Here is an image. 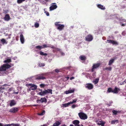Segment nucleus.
Instances as JSON below:
<instances>
[{
    "mask_svg": "<svg viewBox=\"0 0 126 126\" xmlns=\"http://www.w3.org/2000/svg\"><path fill=\"white\" fill-rule=\"evenodd\" d=\"M13 124V123L11 124H5L3 126H11Z\"/></svg>",
    "mask_w": 126,
    "mask_h": 126,
    "instance_id": "nucleus-46",
    "label": "nucleus"
},
{
    "mask_svg": "<svg viewBox=\"0 0 126 126\" xmlns=\"http://www.w3.org/2000/svg\"><path fill=\"white\" fill-rule=\"evenodd\" d=\"M1 42L3 43V44H4L5 43L7 44V42H6V41L4 39H2L1 40Z\"/></svg>",
    "mask_w": 126,
    "mask_h": 126,
    "instance_id": "nucleus-35",
    "label": "nucleus"
},
{
    "mask_svg": "<svg viewBox=\"0 0 126 126\" xmlns=\"http://www.w3.org/2000/svg\"><path fill=\"white\" fill-rule=\"evenodd\" d=\"M57 111H58L57 114H59V111H58V110H57Z\"/></svg>",
    "mask_w": 126,
    "mask_h": 126,
    "instance_id": "nucleus-62",
    "label": "nucleus"
},
{
    "mask_svg": "<svg viewBox=\"0 0 126 126\" xmlns=\"http://www.w3.org/2000/svg\"><path fill=\"white\" fill-rule=\"evenodd\" d=\"M52 46L50 44H48V45H46L45 44H44L43 46H40L41 49L42 48H44L47 47H51V48H54V47Z\"/></svg>",
    "mask_w": 126,
    "mask_h": 126,
    "instance_id": "nucleus-12",
    "label": "nucleus"
},
{
    "mask_svg": "<svg viewBox=\"0 0 126 126\" xmlns=\"http://www.w3.org/2000/svg\"><path fill=\"white\" fill-rule=\"evenodd\" d=\"M45 111L44 110H43L41 112L38 113V115L40 116L43 115L45 114Z\"/></svg>",
    "mask_w": 126,
    "mask_h": 126,
    "instance_id": "nucleus-31",
    "label": "nucleus"
},
{
    "mask_svg": "<svg viewBox=\"0 0 126 126\" xmlns=\"http://www.w3.org/2000/svg\"><path fill=\"white\" fill-rule=\"evenodd\" d=\"M74 79V77H72L70 78V80H72V79Z\"/></svg>",
    "mask_w": 126,
    "mask_h": 126,
    "instance_id": "nucleus-55",
    "label": "nucleus"
},
{
    "mask_svg": "<svg viewBox=\"0 0 126 126\" xmlns=\"http://www.w3.org/2000/svg\"><path fill=\"white\" fill-rule=\"evenodd\" d=\"M97 7L99 8L102 10H105V7L103 5H102L100 4H98L97 5Z\"/></svg>",
    "mask_w": 126,
    "mask_h": 126,
    "instance_id": "nucleus-22",
    "label": "nucleus"
},
{
    "mask_svg": "<svg viewBox=\"0 0 126 126\" xmlns=\"http://www.w3.org/2000/svg\"><path fill=\"white\" fill-rule=\"evenodd\" d=\"M11 66L8 64H4L0 67V76L4 75L6 73L5 72L6 69L11 67Z\"/></svg>",
    "mask_w": 126,
    "mask_h": 126,
    "instance_id": "nucleus-1",
    "label": "nucleus"
},
{
    "mask_svg": "<svg viewBox=\"0 0 126 126\" xmlns=\"http://www.w3.org/2000/svg\"><path fill=\"white\" fill-rule=\"evenodd\" d=\"M96 77V72H94V73L92 75V77L93 78H94Z\"/></svg>",
    "mask_w": 126,
    "mask_h": 126,
    "instance_id": "nucleus-42",
    "label": "nucleus"
},
{
    "mask_svg": "<svg viewBox=\"0 0 126 126\" xmlns=\"http://www.w3.org/2000/svg\"><path fill=\"white\" fill-rule=\"evenodd\" d=\"M99 80V78H97L95 79L93 81V82L94 84H96L98 82Z\"/></svg>",
    "mask_w": 126,
    "mask_h": 126,
    "instance_id": "nucleus-28",
    "label": "nucleus"
},
{
    "mask_svg": "<svg viewBox=\"0 0 126 126\" xmlns=\"http://www.w3.org/2000/svg\"><path fill=\"white\" fill-rule=\"evenodd\" d=\"M78 114L80 118L82 120H85L87 118V115L83 112H79Z\"/></svg>",
    "mask_w": 126,
    "mask_h": 126,
    "instance_id": "nucleus-5",
    "label": "nucleus"
},
{
    "mask_svg": "<svg viewBox=\"0 0 126 126\" xmlns=\"http://www.w3.org/2000/svg\"><path fill=\"white\" fill-rule=\"evenodd\" d=\"M119 122L118 120H115L112 121L111 122V124H117Z\"/></svg>",
    "mask_w": 126,
    "mask_h": 126,
    "instance_id": "nucleus-26",
    "label": "nucleus"
},
{
    "mask_svg": "<svg viewBox=\"0 0 126 126\" xmlns=\"http://www.w3.org/2000/svg\"><path fill=\"white\" fill-rule=\"evenodd\" d=\"M40 90L41 92L39 93L38 94L41 96L44 95L48 93L52 94V90L51 89H47V90L43 91L42 89H41Z\"/></svg>",
    "mask_w": 126,
    "mask_h": 126,
    "instance_id": "nucleus-2",
    "label": "nucleus"
},
{
    "mask_svg": "<svg viewBox=\"0 0 126 126\" xmlns=\"http://www.w3.org/2000/svg\"><path fill=\"white\" fill-rule=\"evenodd\" d=\"M15 94H17L18 93V92H15Z\"/></svg>",
    "mask_w": 126,
    "mask_h": 126,
    "instance_id": "nucleus-60",
    "label": "nucleus"
},
{
    "mask_svg": "<svg viewBox=\"0 0 126 126\" xmlns=\"http://www.w3.org/2000/svg\"><path fill=\"white\" fill-rule=\"evenodd\" d=\"M115 58H112L110 59L109 61L108 65H110L114 62L115 60Z\"/></svg>",
    "mask_w": 126,
    "mask_h": 126,
    "instance_id": "nucleus-21",
    "label": "nucleus"
},
{
    "mask_svg": "<svg viewBox=\"0 0 126 126\" xmlns=\"http://www.w3.org/2000/svg\"><path fill=\"white\" fill-rule=\"evenodd\" d=\"M100 64V63H94L91 69L92 72H93L95 69H97L99 67Z\"/></svg>",
    "mask_w": 126,
    "mask_h": 126,
    "instance_id": "nucleus-6",
    "label": "nucleus"
},
{
    "mask_svg": "<svg viewBox=\"0 0 126 126\" xmlns=\"http://www.w3.org/2000/svg\"><path fill=\"white\" fill-rule=\"evenodd\" d=\"M44 53L42 51H41L40 52V54L41 55H43Z\"/></svg>",
    "mask_w": 126,
    "mask_h": 126,
    "instance_id": "nucleus-52",
    "label": "nucleus"
},
{
    "mask_svg": "<svg viewBox=\"0 0 126 126\" xmlns=\"http://www.w3.org/2000/svg\"><path fill=\"white\" fill-rule=\"evenodd\" d=\"M47 54L46 53H44V54L43 55L44 56H47Z\"/></svg>",
    "mask_w": 126,
    "mask_h": 126,
    "instance_id": "nucleus-58",
    "label": "nucleus"
},
{
    "mask_svg": "<svg viewBox=\"0 0 126 126\" xmlns=\"http://www.w3.org/2000/svg\"><path fill=\"white\" fill-rule=\"evenodd\" d=\"M11 62V59H8L4 61V63H9Z\"/></svg>",
    "mask_w": 126,
    "mask_h": 126,
    "instance_id": "nucleus-32",
    "label": "nucleus"
},
{
    "mask_svg": "<svg viewBox=\"0 0 126 126\" xmlns=\"http://www.w3.org/2000/svg\"><path fill=\"white\" fill-rule=\"evenodd\" d=\"M85 87L86 88L90 90L93 88V85L91 83H88L85 84Z\"/></svg>",
    "mask_w": 126,
    "mask_h": 126,
    "instance_id": "nucleus-10",
    "label": "nucleus"
},
{
    "mask_svg": "<svg viewBox=\"0 0 126 126\" xmlns=\"http://www.w3.org/2000/svg\"><path fill=\"white\" fill-rule=\"evenodd\" d=\"M61 72V69H56V72L58 73Z\"/></svg>",
    "mask_w": 126,
    "mask_h": 126,
    "instance_id": "nucleus-41",
    "label": "nucleus"
},
{
    "mask_svg": "<svg viewBox=\"0 0 126 126\" xmlns=\"http://www.w3.org/2000/svg\"><path fill=\"white\" fill-rule=\"evenodd\" d=\"M40 86L41 88H43L45 86V85L44 84H42L40 85Z\"/></svg>",
    "mask_w": 126,
    "mask_h": 126,
    "instance_id": "nucleus-43",
    "label": "nucleus"
},
{
    "mask_svg": "<svg viewBox=\"0 0 126 126\" xmlns=\"http://www.w3.org/2000/svg\"><path fill=\"white\" fill-rule=\"evenodd\" d=\"M79 121L77 120H76L74 121L72 123L75 125V126H80V125L79 124Z\"/></svg>",
    "mask_w": 126,
    "mask_h": 126,
    "instance_id": "nucleus-15",
    "label": "nucleus"
},
{
    "mask_svg": "<svg viewBox=\"0 0 126 126\" xmlns=\"http://www.w3.org/2000/svg\"><path fill=\"white\" fill-rule=\"evenodd\" d=\"M70 126H74L72 124H71V125H70Z\"/></svg>",
    "mask_w": 126,
    "mask_h": 126,
    "instance_id": "nucleus-64",
    "label": "nucleus"
},
{
    "mask_svg": "<svg viewBox=\"0 0 126 126\" xmlns=\"http://www.w3.org/2000/svg\"><path fill=\"white\" fill-rule=\"evenodd\" d=\"M70 104H71L69 102L67 103L63 104V107H66L68 106Z\"/></svg>",
    "mask_w": 126,
    "mask_h": 126,
    "instance_id": "nucleus-29",
    "label": "nucleus"
},
{
    "mask_svg": "<svg viewBox=\"0 0 126 126\" xmlns=\"http://www.w3.org/2000/svg\"><path fill=\"white\" fill-rule=\"evenodd\" d=\"M4 20L6 21H8L10 19V16L9 14H6L4 18Z\"/></svg>",
    "mask_w": 126,
    "mask_h": 126,
    "instance_id": "nucleus-16",
    "label": "nucleus"
},
{
    "mask_svg": "<svg viewBox=\"0 0 126 126\" xmlns=\"http://www.w3.org/2000/svg\"><path fill=\"white\" fill-rule=\"evenodd\" d=\"M34 26L36 28H38L39 26V24L37 22H36L34 24Z\"/></svg>",
    "mask_w": 126,
    "mask_h": 126,
    "instance_id": "nucleus-37",
    "label": "nucleus"
},
{
    "mask_svg": "<svg viewBox=\"0 0 126 126\" xmlns=\"http://www.w3.org/2000/svg\"><path fill=\"white\" fill-rule=\"evenodd\" d=\"M12 125H13V126H19V125L18 124H14L13 123V124Z\"/></svg>",
    "mask_w": 126,
    "mask_h": 126,
    "instance_id": "nucleus-51",
    "label": "nucleus"
},
{
    "mask_svg": "<svg viewBox=\"0 0 126 126\" xmlns=\"http://www.w3.org/2000/svg\"><path fill=\"white\" fill-rule=\"evenodd\" d=\"M65 78L66 79V80H68L69 79V77H65Z\"/></svg>",
    "mask_w": 126,
    "mask_h": 126,
    "instance_id": "nucleus-56",
    "label": "nucleus"
},
{
    "mask_svg": "<svg viewBox=\"0 0 126 126\" xmlns=\"http://www.w3.org/2000/svg\"><path fill=\"white\" fill-rule=\"evenodd\" d=\"M77 106L75 105H72V108H75V107H76Z\"/></svg>",
    "mask_w": 126,
    "mask_h": 126,
    "instance_id": "nucleus-49",
    "label": "nucleus"
},
{
    "mask_svg": "<svg viewBox=\"0 0 126 126\" xmlns=\"http://www.w3.org/2000/svg\"><path fill=\"white\" fill-rule=\"evenodd\" d=\"M112 40H107V41L108 43H111Z\"/></svg>",
    "mask_w": 126,
    "mask_h": 126,
    "instance_id": "nucleus-48",
    "label": "nucleus"
},
{
    "mask_svg": "<svg viewBox=\"0 0 126 126\" xmlns=\"http://www.w3.org/2000/svg\"><path fill=\"white\" fill-rule=\"evenodd\" d=\"M20 40L21 43L22 44H23L24 42V36L22 34H20Z\"/></svg>",
    "mask_w": 126,
    "mask_h": 126,
    "instance_id": "nucleus-17",
    "label": "nucleus"
},
{
    "mask_svg": "<svg viewBox=\"0 0 126 126\" xmlns=\"http://www.w3.org/2000/svg\"><path fill=\"white\" fill-rule=\"evenodd\" d=\"M37 49H39L40 50L41 49L40 47V46H38L35 47Z\"/></svg>",
    "mask_w": 126,
    "mask_h": 126,
    "instance_id": "nucleus-44",
    "label": "nucleus"
},
{
    "mask_svg": "<svg viewBox=\"0 0 126 126\" xmlns=\"http://www.w3.org/2000/svg\"><path fill=\"white\" fill-rule=\"evenodd\" d=\"M75 91V89H72L71 90H69L68 91H66L65 92V93L67 94H68L73 93Z\"/></svg>",
    "mask_w": 126,
    "mask_h": 126,
    "instance_id": "nucleus-18",
    "label": "nucleus"
},
{
    "mask_svg": "<svg viewBox=\"0 0 126 126\" xmlns=\"http://www.w3.org/2000/svg\"><path fill=\"white\" fill-rule=\"evenodd\" d=\"M120 89L119 88H117L116 87H115V88L114 90H113L112 92L115 93H117L119 91H120Z\"/></svg>",
    "mask_w": 126,
    "mask_h": 126,
    "instance_id": "nucleus-19",
    "label": "nucleus"
},
{
    "mask_svg": "<svg viewBox=\"0 0 126 126\" xmlns=\"http://www.w3.org/2000/svg\"><path fill=\"white\" fill-rule=\"evenodd\" d=\"M100 121L99 120V119H98L97 120H96V122L97 123L99 121Z\"/></svg>",
    "mask_w": 126,
    "mask_h": 126,
    "instance_id": "nucleus-59",
    "label": "nucleus"
},
{
    "mask_svg": "<svg viewBox=\"0 0 126 126\" xmlns=\"http://www.w3.org/2000/svg\"><path fill=\"white\" fill-rule=\"evenodd\" d=\"M25 0H17V2L18 4L21 3L23 1H24Z\"/></svg>",
    "mask_w": 126,
    "mask_h": 126,
    "instance_id": "nucleus-38",
    "label": "nucleus"
},
{
    "mask_svg": "<svg viewBox=\"0 0 126 126\" xmlns=\"http://www.w3.org/2000/svg\"><path fill=\"white\" fill-rule=\"evenodd\" d=\"M61 121L60 120L56 121V126H58L61 124Z\"/></svg>",
    "mask_w": 126,
    "mask_h": 126,
    "instance_id": "nucleus-25",
    "label": "nucleus"
},
{
    "mask_svg": "<svg viewBox=\"0 0 126 126\" xmlns=\"http://www.w3.org/2000/svg\"><path fill=\"white\" fill-rule=\"evenodd\" d=\"M5 89V88L4 87L0 86V93H3L4 92V90Z\"/></svg>",
    "mask_w": 126,
    "mask_h": 126,
    "instance_id": "nucleus-27",
    "label": "nucleus"
},
{
    "mask_svg": "<svg viewBox=\"0 0 126 126\" xmlns=\"http://www.w3.org/2000/svg\"><path fill=\"white\" fill-rule=\"evenodd\" d=\"M41 102V99L40 100L38 99L37 100V102L38 103H40Z\"/></svg>",
    "mask_w": 126,
    "mask_h": 126,
    "instance_id": "nucleus-50",
    "label": "nucleus"
},
{
    "mask_svg": "<svg viewBox=\"0 0 126 126\" xmlns=\"http://www.w3.org/2000/svg\"><path fill=\"white\" fill-rule=\"evenodd\" d=\"M45 65V64L43 63H40L39 64V66L40 67L44 66Z\"/></svg>",
    "mask_w": 126,
    "mask_h": 126,
    "instance_id": "nucleus-45",
    "label": "nucleus"
},
{
    "mask_svg": "<svg viewBox=\"0 0 126 126\" xmlns=\"http://www.w3.org/2000/svg\"><path fill=\"white\" fill-rule=\"evenodd\" d=\"M110 16L111 17H112V18H114L115 19H117L119 21H123V22H125V23H122L121 24V25L122 26H125L126 25V20H121L119 18H118L117 16H116L115 15H110ZM112 18L111 17L109 19H111Z\"/></svg>",
    "mask_w": 126,
    "mask_h": 126,
    "instance_id": "nucleus-4",
    "label": "nucleus"
},
{
    "mask_svg": "<svg viewBox=\"0 0 126 126\" xmlns=\"http://www.w3.org/2000/svg\"><path fill=\"white\" fill-rule=\"evenodd\" d=\"M8 85L6 84H5L2 86H2V87H4V86H7Z\"/></svg>",
    "mask_w": 126,
    "mask_h": 126,
    "instance_id": "nucleus-53",
    "label": "nucleus"
},
{
    "mask_svg": "<svg viewBox=\"0 0 126 126\" xmlns=\"http://www.w3.org/2000/svg\"><path fill=\"white\" fill-rule=\"evenodd\" d=\"M45 13L46 14L47 16H49V14L48 12L47 11H45Z\"/></svg>",
    "mask_w": 126,
    "mask_h": 126,
    "instance_id": "nucleus-47",
    "label": "nucleus"
},
{
    "mask_svg": "<svg viewBox=\"0 0 126 126\" xmlns=\"http://www.w3.org/2000/svg\"><path fill=\"white\" fill-rule=\"evenodd\" d=\"M0 126H3V125H2V124L1 123H0Z\"/></svg>",
    "mask_w": 126,
    "mask_h": 126,
    "instance_id": "nucleus-61",
    "label": "nucleus"
},
{
    "mask_svg": "<svg viewBox=\"0 0 126 126\" xmlns=\"http://www.w3.org/2000/svg\"><path fill=\"white\" fill-rule=\"evenodd\" d=\"M9 11L8 10H6L4 11V12L6 13L8 12Z\"/></svg>",
    "mask_w": 126,
    "mask_h": 126,
    "instance_id": "nucleus-57",
    "label": "nucleus"
},
{
    "mask_svg": "<svg viewBox=\"0 0 126 126\" xmlns=\"http://www.w3.org/2000/svg\"><path fill=\"white\" fill-rule=\"evenodd\" d=\"M112 69V67L110 66L109 67H106L105 69V70H107L110 71H111Z\"/></svg>",
    "mask_w": 126,
    "mask_h": 126,
    "instance_id": "nucleus-34",
    "label": "nucleus"
},
{
    "mask_svg": "<svg viewBox=\"0 0 126 126\" xmlns=\"http://www.w3.org/2000/svg\"><path fill=\"white\" fill-rule=\"evenodd\" d=\"M93 39V36L91 35H88L86 37V41H92Z\"/></svg>",
    "mask_w": 126,
    "mask_h": 126,
    "instance_id": "nucleus-11",
    "label": "nucleus"
},
{
    "mask_svg": "<svg viewBox=\"0 0 126 126\" xmlns=\"http://www.w3.org/2000/svg\"><path fill=\"white\" fill-rule=\"evenodd\" d=\"M113 90L111 88H109L108 89V93H110V92H112Z\"/></svg>",
    "mask_w": 126,
    "mask_h": 126,
    "instance_id": "nucleus-39",
    "label": "nucleus"
},
{
    "mask_svg": "<svg viewBox=\"0 0 126 126\" xmlns=\"http://www.w3.org/2000/svg\"><path fill=\"white\" fill-rule=\"evenodd\" d=\"M37 106V105H33V106Z\"/></svg>",
    "mask_w": 126,
    "mask_h": 126,
    "instance_id": "nucleus-63",
    "label": "nucleus"
},
{
    "mask_svg": "<svg viewBox=\"0 0 126 126\" xmlns=\"http://www.w3.org/2000/svg\"><path fill=\"white\" fill-rule=\"evenodd\" d=\"M77 100L76 99H74L72 101H70V103L71 104H72L73 103L75 102Z\"/></svg>",
    "mask_w": 126,
    "mask_h": 126,
    "instance_id": "nucleus-40",
    "label": "nucleus"
},
{
    "mask_svg": "<svg viewBox=\"0 0 126 126\" xmlns=\"http://www.w3.org/2000/svg\"><path fill=\"white\" fill-rule=\"evenodd\" d=\"M48 73H43L38 75L36 76L35 79L39 80L40 79H46L45 77L47 75Z\"/></svg>",
    "mask_w": 126,
    "mask_h": 126,
    "instance_id": "nucleus-3",
    "label": "nucleus"
},
{
    "mask_svg": "<svg viewBox=\"0 0 126 126\" xmlns=\"http://www.w3.org/2000/svg\"><path fill=\"white\" fill-rule=\"evenodd\" d=\"M118 111L115 110H113L112 111V112L113 113V114L114 115H116L118 112Z\"/></svg>",
    "mask_w": 126,
    "mask_h": 126,
    "instance_id": "nucleus-36",
    "label": "nucleus"
},
{
    "mask_svg": "<svg viewBox=\"0 0 126 126\" xmlns=\"http://www.w3.org/2000/svg\"><path fill=\"white\" fill-rule=\"evenodd\" d=\"M18 108L17 107H13L10 109L9 112L11 113H15L17 112L19 110Z\"/></svg>",
    "mask_w": 126,
    "mask_h": 126,
    "instance_id": "nucleus-9",
    "label": "nucleus"
},
{
    "mask_svg": "<svg viewBox=\"0 0 126 126\" xmlns=\"http://www.w3.org/2000/svg\"><path fill=\"white\" fill-rule=\"evenodd\" d=\"M56 52H57V53H60L62 56H64V54L62 52L61 49L59 48L56 47Z\"/></svg>",
    "mask_w": 126,
    "mask_h": 126,
    "instance_id": "nucleus-14",
    "label": "nucleus"
},
{
    "mask_svg": "<svg viewBox=\"0 0 126 126\" xmlns=\"http://www.w3.org/2000/svg\"><path fill=\"white\" fill-rule=\"evenodd\" d=\"M105 122L101 120L99 121L97 123V124L99 126L101 125V126H104Z\"/></svg>",
    "mask_w": 126,
    "mask_h": 126,
    "instance_id": "nucleus-20",
    "label": "nucleus"
},
{
    "mask_svg": "<svg viewBox=\"0 0 126 126\" xmlns=\"http://www.w3.org/2000/svg\"><path fill=\"white\" fill-rule=\"evenodd\" d=\"M55 9V3H53V4L51 5L49 7L50 10L51 11Z\"/></svg>",
    "mask_w": 126,
    "mask_h": 126,
    "instance_id": "nucleus-23",
    "label": "nucleus"
},
{
    "mask_svg": "<svg viewBox=\"0 0 126 126\" xmlns=\"http://www.w3.org/2000/svg\"><path fill=\"white\" fill-rule=\"evenodd\" d=\"M26 86L28 87L30 86L29 89L28 90L29 91H30L31 90H34L36 89L37 88V86L32 83L27 84Z\"/></svg>",
    "mask_w": 126,
    "mask_h": 126,
    "instance_id": "nucleus-7",
    "label": "nucleus"
},
{
    "mask_svg": "<svg viewBox=\"0 0 126 126\" xmlns=\"http://www.w3.org/2000/svg\"><path fill=\"white\" fill-rule=\"evenodd\" d=\"M111 43L114 45H118V43L117 41L112 40Z\"/></svg>",
    "mask_w": 126,
    "mask_h": 126,
    "instance_id": "nucleus-33",
    "label": "nucleus"
},
{
    "mask_svg": "<svg viewBox=\"0 0 126 126\" xmlns=\"http://www.w3.org/2000/svg\"><path fill=\"white\" fill-rule=\"evenodd\" d=\"M41 103L43 102L46 103L47 102V99L45 97L41 98Z\"/></svg>",
    "mask_w": 126,
    "mask_h": 126,
    "instance_id": "nucleus-24",
    "label": "nucleus"
},
{
    "mask_svg": "<svg viewBox=\"0 0 126 126\" xmlns=\"http://www.w3.org/2000/svg\"><path fill=\"white\" fill-rule=\"evenodd\" d=\"M56 25L57 27V29L60 31H61L63 29L64 26L63 24H58L56 22Z\"/></svg>",
    "mask_w": 126,
    "mask_h": 126,
    "instance_id": "nucleus-8",
    "label": "nucleus"
},
{
    "mask_svg": "<svg viewBox=\"0 0 126 126\" xmlns=\"http://www.w3.org/2000/svg\"><path fill=\"white\" fill-rule=\"evenodd\" d=\"M10 103H9V105L11 107L15 106L16 104V101L13 99L10 100Z\"/></svg>",
    "mask_w": 126,
    "mask_h": 126,
    "instance_id": "nucleus-13",
    "label": "nucleus"
},
{
    "mask_svg": "<svg viewBox=\"0 0 126 126\" xmlns=\"http://www.w3.org/2000/svg\"><path fill=\"white\" fill-rule=\"evenodd\" d=\"M79 58L82 60H84L86 59V58L85 56H81L79 57Z\"/></svg>",
    "mask_w": 126,
    "mask_h": 126,
    "instance_id": "nucleus-30",
    "label": "nucleus"
},
{
    "mask_svg": "<svg viewBox=\"0 0 126 126\" xmlns=\"http://www.w3.org/2000/svg\"><path fill=\"white\" fill-rule=\"evenodd\" d=\"M126 83H125V82L124 81H123V82H122L121 83H120V84L121 85H122L123 84H125Z\"/></svg>",
    "mask_w": 126,
    "mask_h": 126,
    "instance_id": "nucleus-54",
    "label": "nucleus"
}]
</instances>
